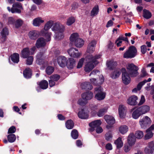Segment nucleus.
<instances>
[{
  "mask_svg": "<svg viewBox=\"0 0 154 154\" xmlns=\"http://www.w3.org/2000/svg\"><path fill=\"white\" fill-rule=\"evenodd\" d=\"M143 136V133L141 131H137L135 133V137L137 139L142 138Z\"/></svg>",
  "mask_w": 154,
  "mask_h": 154,
  "instance_id": "3c124183",
  "label": "nucleus"
},
{
  "mask_svg": "<svg viewBox=\"0 0 154 154\" xmlns=\"http://www.w3.org/2000/svg\"><path fill=\"white\" fill-rule=\"evenodd\" d=\"M104 119L106 122L109 125H113L115 122L114 118L112 116L106 115L104 116Z\"/></svg>",
  "mask_w": 154,
  "mask_h": 154,
  "instance_id": "5701e85b",
  "label": "nucleus"
},
{
  "mask_svg": "<svg viewBox=\"0 0 154 154\" xmlns=\"http://www.w3.org/2000/svg\"><path fill=\"white\" fill-rule=\"evenodd\" d=\"M146 132L147 133L145 136V140L149 139L152 137L153 134L152 131H149V132Z\"/></svg>",
  "mask_w": 154,
  "mask_h": 154,
  "instance_id": "bf43d9fd",
  "label": "nucleus"
},
{
  "mask_svg": "<svg viewBox=\"0 0 154 154\" xmlns=\"http://www.w3.org/2000/svg\"><path fill=\"white\" fill-rule=\"evenodd\" d=\"M75 21V18L73 17H71L69 18L67 20L66 24L68 26H70Z\"/></svg>",
  "mask_w": 154,
  "mask_h": 154,
  "instance_id": "49530a36",
  "label": "nucleus"
},
{
  "mask_svg": "<svg viewBox=\"0 0 154 154\" xmlns=\"http://www.w3.org/2000/svg\"><path fill=\"white\" fill-rule=\"evenodd\" d=\"M81 87L82 89L88 90H91L93 87L88 82H85L82 84Z\"/></svg>",
  "mask_w": 154,
  "mask_h": 154,
  "instance_id": "cd10ccee",
  "label": "nucleus"
},
{
  "mask_svg": "<svg viewBox=\"0 0 154 154\" xmlns=\"http://www.w3.org/2000/svg\"><path fill=\"white\" fill-rule=\"evenodd\" d=\"M149 107L147 106H144L137 109L135 110V119L149 111Z\"/></svg>",
  "mask_w": 154,
  "mask_h": 154,
  "instance_id": "423d86ee",
  "label": "nucleus"
},
{
  "mask_svg": "<svg viewBox=\"0 0 154 154\" xmlns=\"http://www.w3.org/2000/svg\"><path fill=\"white\" fill-rule=\"evenodd\" d=\"M87 103L86 101H84L82 99H80L78 101V103L80 106L85 105Z\"/></svg>",
  "mask_w": 154,
  "mask_h": 154,
  "instance_id": "680f3d73",
  "label": "nucleus"
},
{
  "mask_svg": "<svg viewBox=\"0 0 154 154\" xmlns=\"http://www.w3.org/2000/svg\"><path fill=\"white\" fill-rule=\"evenodd\" d=\"M74 126V123L71 120L67 121L66 123V127L68 129H72L73 127Z\"/></svg>",
  "mask_w": 154,
  "mask_h": 154,
  "instance_id": "e433bc0d",
  "label": "nucleus"
},
{
  "mask_svg": "<svg viewBox=\"0 0 154 154\" xmlns=\"http://www.w3.org/2000/svg\"><path fill=\"white\" fill-rule=\"evenodd\" d=\"M71 135L73 139H77L78 137V133L77 130L75 129L72 130L71 133Z\"/></svg>",
  "mask_w": 154,
  "mask_h": 154,
  "instance_id": "09e8293b",
  "label": "nucleus"
},
{
  "mask_svg": "<svg viewBox=\"0 0 154 154\" xmlns=\"http://www.w3.org/2000/svg\"><path fill=\"white\" fill-rule=\"evenodd\" d=\"M21 57L24 58H26L30 55V49L28 48H23L21 52Z\"/></svg>",
  "mask_w": 154,
  "mask_h": 154,
  "instance_id": "4be33fe9",
  "label": "nucleus"
},
{
  "mask_svg": "<svg viewBox=\"0 0 154 154\" xmlns=\"http://www.w3.org/2000/svg\"><path fill=\"white\" fill-rule=\"evenodd\" d=\"M116 64V62L112 61L107 62L106 63L107 67L110 69H112Z\"/></svg>",
  "mask_w": 154,
  "mask_h": 154,
  "instance_id": "c03bdc74",
  "label": "nucleus"
},
{
  "mask_svg": "<svg viewBox=\"0 0 154 154\" xmlns=\"http://www.w3.org/2000/svg\"><path fill=\"white\" fill-rule=\"evenodd\" d=\"M82 97L83 100L85 101L90 100L93 97V93L91 91H88L83 93Z\"/></svg>",
  "mask_w": 154,
  "mask_h": 154,
  "instance_id": "dca6fc26",
  "label": "nucleus"
},
{
  "mask_svg": "<svg viewBox=\"0 0 154 154\" xmlns=\"http://www.w3.org/2000/svg\"><path fill=\"white\" fill-rule=\"evenodd\" d=\"M112 134L111 132H109L106 134L105 139L108 141H110L112 139Z\"/></svg>",
  "mask_w": 154,
  "mask_h": 154,
  "instance_id": "864d4df0",
  "label": "nucleus"
},
{
  "mask_svg": "<svg viewBox=\"0 0 154 154\" xmlns=\"http://www.w3.org/2000/svg\"><path fill=\"white\" fill-rule=\"evenodd\" d=\"M36 48L35 46H33L30 49V55L34 54L35 52Z\"/></svg>",
  "mask_w": 154,
  "mask_h": 154,
  "instance_id": "338daca9",
  "label": "nucleus"
},
{
  "mask_svg": "<svg viewBox=\"0 0 154 154\" xmlns=\"http://www.w3.org/2000/svg\"><path fill=\"white\" fill-rule=\"evenodd\" d=\"M94 93L96 94L95 96V99L98 100H103L105 97V93L103 92L102 88L101 86L97 87L95 88Z\"/></svg>",
  "mask_w": 154,
  "mask_h": 154,
  "instance_id": "20e7f679",
  "label": "nucleus"
},
{
  "mask_svg": "<svg viewBox=\"0 0 154 154\" xmlns=\"http://www.w3.org/2000/svg\"><path fill=\"white\" fill-rule=\"evenodd\" d=\"M44 20L41 17H37L34 19L32 21V24L34 26L39 27L42 24L44 23Z\"/></svg>",
  "mask_w": 154,
  "mask_h": 154,
  "instance_id": "2eb2a0df",
  "label": "nucleus"
},
{
  "mask_svg": "<svg viewBox=\"0 0 154 154\" xmlns=\"http://www.w3.org/2000/svg\"><path fill=\"white\" fill-rule=\"evenodd\" d=\"M145 84V82L143 81L139 82L137 85L136 88H135V92L141 90L143 86Z\"/></svg>",
  "mask_w": 154,
  "mask_h": 154,
  "instance_id": "5fc2aeb1",
  "label": "nucleus"
},
{
  "mask_svg": "<svg viewBox=\"0 0 154 154\" xmlns=\"http://www.w3.org/2000/svg\"><path fill=\"white\" fill-rule=\"evenodd\" d=\"M152 121L150 118L147 116H145L141 119L139 122L142 128L145 129L149 126Z\"/></svg>",
  "mask_w": 154,
  "mask_h": 154,
  "instance_id": "6e6552de",
  "label": "nucleus"
},
{
  "mask_svg": "<svg viewBox=\"0 0 154 154\" xmlns=\"http://www.w3.org/2000/svg\"><path fill=\"white\" fill-rule=\"evenodd\" d=\"M120 74V71L119 70H116L111 73V77L113 79H116L119 77Z\"/></svg>",
  "mask_w": 154,
  "mask_h": 154,
  "instance_id": "c9c22d12",
  "label": "nucleus"
},
{
  "mask_svg": "<svg viewBox=\"0 0 154 154\" xmlns=\"http://www.w3.org/2000/svg\"><path fill=\"white\" fill-rule=\"evenodd\" d=\"M127 112L126 107L124 105H121L119 106V113L121 118H124Z\"/></svg>",
  "mask_w": 154,
  "mask_h": 154,
  "instance_id": "4468645a",
  "label": "nucleus"
},
{
  "mask_svg": "<svg viewBox=\"0 0 154 154\" xmlns=\"http://www.w3.org/2000/svg\"><path fill=\"white\" fill-rule=\"evenodd\" d=\"M26 64L28 65H31L33 60V58L32 56H29L27 57Z\"/></svg>",
  "mask_w": 154,
  "mask_h": 154,
  "instance_id": "6e6d98bb",
  "label": "nucleus"
},
{
  "mask_svg": "<svg viewBox=\"0 0 154 154\" xmlns=\"http://www.w3.org/2000/svg\"><path fill=\"white\" fill-rule=\"evenodd\" d=\"M11 59L14 63H17L19 61V55L18 54L14 53L11 56Z\"/></svg>",
  "mask_w": 154,
  "mask_h": 154,
  "instance_id": "7c9ffc66",
  "label": "nucleus"
},
{
  "mask_svg": "<svg viewBox=\"0 0 154 154\" xmlns=\"http://www.w3.org/2000/svg\"><path fill=\"white\" fill-rule=\"evenodd\" d=\"M66 62V58L64 56H60L57 58L58 63L60 66L61 67L65 66Z\"/></svg>",
  "mask_w": 154,
  "mask_h": 154,
  "instance_id": "6ab92c4d",
  "label": "nucleus"
},
{
  "mask_svg": "<svg viewBox=\"0 0 154 154\" xmlns=\"http://www.w3.org/2000/svg\"><path fill=\"white\" fill-rule=\"evenodd\" d=\"M67 52L70 56L74 58H78L82 54L81 53L79 52L78 49L74 48L68 49Z\"/></svg>",
  "mask_w": 154,
  "mask_h": 154,
  "instance_id": "9d476101",
  "label": "nucleus"
},
{
  "mask_svg": "<svg viewBox=\"0 0 154 154\" xmlns=\"http://www.w3.org/2000/svg\"><path fill=\"white\" fill-rule=\"evenodd\" d=\"M36 58V62L37 64L41 65L43 63L44 57L43 55V53L41 52L38 53L37 55Z\"/></svg>",
  "mask_w": 154,
  "mask_h": 154,
  "instance_id": "b1692460",
  "label": "nucleus"
},
{
  "mask_svg": "<svg viewBox=\"0 0 154 154\" xmlns=\"http://www.w3.org/2000/svg\"><path fill=\"white\" fill-rule=\"evenodd\" d=\"M23 23V20L21 19H18L14 21V24L16 28H18L22 25Z\"/></svg>",
  "mask_w": 154,
  "mask_h": 154,
  "instance_id": "79ce46f5",
  "label": "nucleus"
},
{
  "mask_svg": "<svg viewBox=\"0 0 154 154\" xmlns=\"http://www.w3.org/2000/svg\"><path fill=\"white\" fill-rule=\"evenodd\" d=\"M15 20L12 17H9L8 18V24H14Z\"/></svg>",
  "mask_w": 154,
  "mask_h": 154,
  "instance_id": "0e129e2a",
  "label": "nucleus"
},
{
  "mask_svg": "<svg viewBox=\"0 0 154 154\" xmlns=\"http://www.w3.org/2000/svg\"><path fill=\"white\" fill-rule=\"evenodd\" d=\"M40 87L43 89H45L47 88L48 86V82L45 80H43L37 83Z\"/></svg>",
  "mask_w": 154,
  "mask_h": 154,
  "instance_id": "c85d7f7f",
  "label": "nucleus"
},
{
  "mask_svg": "<svg viewBox=\"0 0 154 154\" xmlns=\"http://www.w3.org/2000/svg\"><path fill=\"white\" fill-rule=\"evenodd\" d=\"M128 127L125 125H122L119 128L120 132L123 134L126 133L128 132Z\"/></svg>",
  "mask_w": 154,
  "mask_h": 154,
  "instance_id": "f704fd0d",
  "label": "nucleus"
},
{
  "mask_svg": "<svg viewBox=\"0 0 154 154\" xmlns=\"http://www.w3.org/2000/svg\"><path fill=\"white\" fill-rule=\"evenodd\" d=\"M1 34L3 38H5L8 34L7 29L6 28H4L1 32Z\"/></svg>",
  "mask_w": 154,
  "mask_h": 154,
  "instance_id": "603ef678",
  "label": "nucleus"
},
{
  "mask_svg": "<svg viewBox=\"0 0 154 154\" xmlns=\"http://www.w3.org/2000/svg\"><path fill=\"white\" fill-rule=\"evenodd\" d=\"M50 78L54 82H56L60 79V76L59 75L55 74L51 76Z\"/></svg>",
  "mask_w": 154,
  "mask_h": 154,
  "instance_id": "4d7b16f0",
  "label": "nucleus"
},
{
  "mask_svg": "<svg viewBox=\"0 0 154 154\" xmlns=\"http://www.w3.org/2000/svg\"><path fill=\"white\" fill-rule=\"evenodd\" d=\"M137 99V97L135 96V105L137 104H138L139 105H141L145 102V101L144 97L143 95L141 96L140 100L138 103L136 101Z\"/></svg>",
  "mask_w": 154,
  "mask_h": 154,
  "instance_id": "ea45409f",
  "label": "nucleus"
},
{
  "mask_svg": "<svg viewBox=\"0 0 154 154\" xmlns=\"http://www.w3.org/2000/svg\"><path fill=\"white\" fill-rule=\"evenodd\" d=\"M23 9L21 4L20 2H16L14 3L11 9L9 7H7L8 11H11L12 13H20L21 12V10Z\"/></svg>",
  "mask_w": 154,
  "mask_h": 154,
  "instance_id": "39448f33",
  "label": "nucleus"
},
{
  "mask_svg": "<svg viewBox=\"0 0 154 154\" xmlns=\"http://www.w3.org/2000/svg\"><path fill=\"white\" fill-rule=\"evenodd\" d=\"M146 154H154V142L151 141L148 143L147 146L144 149Z\"/></svg>",
  "mask_w": 154,
  "mask_h": 154,
  "instance_id": "9b49d317",
  "label": "nucleus"
},
{
  "mask_svg": "<svg viewBox=\"0 0 154 154\" xmlns=\"http://www.w3.org/2000/svg\"><path fill=\"white\" fill-rule=\"evenodd\" d=\"M79 35L77 33H74L72 34L69 38L70 41L72 42H75L79 38Z\"/></svg>",
  "mask_w": 154,
  "mask_h": 154,
  "instance_id": "c756f323",
  "label": "nucleus"
},
{
  "mask_svg": "<svg viewBox=\"0 0 154 154\" xmlns=\"http://www.w3.org/2000/svg\"><path fill=\"white\" fill-rule=\"evenodd\" d=\"M23 74L24 77L26 78L29 79L31 77V70L29 68L26 69L23 71Z\"/></svg>",
  "mask_w": 154,
  "mask_h": 154,
  "instance_id": "473e14b6",
  "label": "nucleus"
},
{
  "mask_svg": "<svg viewBox=\"0 0 154 154\" xmlns=\"http://www.w3.org/2000/svg\"><path fill=\"white\" fill-rule=\"evenodd\" d=\"M38 32L35 30H32L29 31L28 34L29 38L32 40H35L38 37Z\"/></svg>",
  "mask_w": 154,
  "mask_h": 154,
  "instance_id": "f3484780",
  "label": "nucleus"
},
{
  "mask_svg": "<svg viewBox=\"0 0 154 154\" xmlns=\"http://www.w3.org/2000/svg\"><path fill=\"white\" fill-rule=\"evenodd\" d=\"M84 60L85 59L84 58H82L79 60L77 66V68H80L82 67Z\"/></svg>",
  "mask_w": 154,
  "mask_h": 154,
  "instance_id": "13d9d810",
  "label": "nucleus"
},
{
  "mask_svg": "<svg viewBox=\"0 0 154 154\" xmlns=\"http://www.w3.org/2000/svg\"><path fill=\"white\" fill-rule=\"evenodd\" d=\"M135 141V137L133 133H130L128 138V142L131 145L134 144Z\"/></svg>",
  "mask_w": 154,
  "mask_h": 154,
  "instance_id": "a878e982",
  "label": "nucleus"
},
{
  "mask_svg": "<svg viewBox=\"0 0 154 154\" xmlns=\"http://www.w3.org/2000/svg\"><path fill=\"white\" fill-rule=\"evenodd\" d=\"M132 145H131L130 144H128L125 145L124 147V150L126 152H128L131 149Z\"/></svg>",
  "mask_w": 154,
  "mask_h": 154,
  "instance_id": "052dcab7",
  "label": "nucleus"
},
{
  "mask_svg": "<svg viewBox=\"0 0 154 154\" xmlns=\"http://www.w3.org/2000/svg\"><path fill=\"white\" fill-rule=\"evenodd\" d=\"M45 41L44 38L41 37L38 38L36 41L35 46L37 48L44 46L45 45Z\"/></svg>",
  "mask_w": 154,
  "mask_h": 154,
  "instance_id": "412c9836",
  "label": "nucleus"
},
{
  "mask_svg": "<svg viewBox=\"0 0 154 154\" xmlns=\"http://www.w3.org/2000/svg\"><path fill=\"white\" fill-rule=\"evenodd\" d=\"M98 109V105H95L91 107V113L94 116L97 113L96 110Z\"/></svg>",
  "mask_w": 154,
  "mask_h": 154,
  "instance_id": "de8ad7c7",
  "label": "nucleus"
},
{
  "mask_svg": "<svg viewBox=\"0 0 154 154\" xmlns=\"http://www.w3.org/2000/svg\"><path fill=\"white\" fill-rule=\"evenodd\" d=\"M100 75V72L97 70H94L92 71L90 75V76L92 77H96Z\"/></svg>",
  "mask_w": 154,
  "mask_h": 154,
  "instance_id": "a18cd8bd",
  "label": "nucleus"
},
{
  "mask_svg": "<svg viewBox=\"0 0 154 154\" xmlns=\"http://www.w3.org/2000/svg\"><path fill=\"white\" fill-rule=\"evenodd\" d=\"M75 65V61L72 58H69L67 61L66 65L67 67L69 69L73 68Z\"/></svg>",
  "mask_w": 154,
  "mask_h": 154,
  "instance_id": "393cba45",
  "label": "nucleus"
},
{
  "mask_svg": "<svg viewBox=\"0 0 154 154\" xmlns=\"http://www.w3.org/2000/svg\"><path fill=\"white\" fill-rule=\"evenodd\" d=\"M99 8L98 6H95L92 9L91 12V16L93 17L96 16L98 14Z\"/></svg>",
  "mask_w": 154,
  "mask_h": 154,
  "instance_id": "72a5a7b5",
  "label": "nucleus"
},
{
  "mask_svg": "<svg viewBox=\"0 0 154 154\" xmlns=\"http://www.w3.org/2000/svg\"><path fill=\"white\" fill-rule=\"evenodd\" d=\"M127 70L131 77H134L135 74V65L132 63H128L126 66Z\"/></svg>",
  "mask_w": 154,
  "mask_h": 154,
  "instance_id": "ddd939ff",
  "label": "nucleus"
},
{
  "mask_svg": "<svg viewBox=\"0 0 154 154\" xmlns=\"http://www.w3.org/2000/svg\"><path fill=\"white\" fill-rule=\"evenodd\" d=\"M101 122L100 120H97L93 121L89 124V125L91 127L90 131L92 132L95 128L100 126L101 124Z\"/></svg>",
  "mask_w": 154,
  "mask_h": 154,
  "instance_id": "f8f14e48",
  "label": "nucleus"
},
{
  "mask_svg": "<svg viewBox=\"0 0 154 154\" xmlns=\"http://www.w3.org/2000/svg\"><path fill=\"white\" fill-rule=\"evenodd\" d=\"M100 76L99 77V81L98 80V79H97L98 82V85H100L104 81V79L103 78V76L101 75L100 74L99 75Z\"/></svg>",
  "mask_w": 154,
  "mask_h": 154,
  "instance_id": "69168bd1",
  "label": "nucleus"
},
{
  "mask_svg": "<svg viewBox=\"0 0 154 154\" xmlns=\"http://www.w3.org/2000/svg\"><path fill=\"white\" fill-rule=\"evenodd\" d=\"M114 144L116 146L117 149L122 147L123 145V143L122 140V138L120 137H118L114 141Z\"/></svg>",
  "mask_w": 154,
  "mask_h": 154,
  "instance_id": "bb28decb",
  "label": "nucleus"
},
{
  "mask_svg": "<svg viewBox=\"0 0 154 154\" xmlns=\"http://www.w3.org/2000/svg\"><path fill=\"white\" fill-rule=\"evenodd\" d=\"M16 129L15 127L12 126L8 129V133H13L16 131Z\"/></svg>",
  "mask_w": 154,
  "mask_h": 154,
  "instance_id": "e2e57ef3",
  "label": "nucleus"
},
{
  "mask_svg": "<svg viewBox=\"0 0 154 154\" xmlns=\"http://www.w3.org/2000/svg\"><path fill=\"white\" fill-rule=\"evenodd\" d=\"M96 44L95 41H92L88 45L87 52L89 53H93L94 51V47Z\"/></svg>",
  "mask_w": 154,
  "mask_h": 154,
  "instance_id": "aec40b11",
  "label": "nucleus"
},
{
  "mask_svg": "<svg viewBox=\"0 0 154 154\" xmlns=\"http://www.w3.org/2000/svg\"><path fill=\"white\" fill-rule=\"evenodd\" d=\"M84 41L82 39L79 38L75 42V46L77 48L82 47L84 44Z\"/></svg>",
  "mask_w": 154,
  "mask_h": 154,
  "instance_id": "2f4dec72",
  "label": "nucleus"
},
{
  "mask_svg": "<svg viewBox=\"0 0 154 154\" xmlns=\"http://www.w3.org/2000/svg\"><path fill=\"white\" fill-rule=\"evenodd\" d=\"M127 103L130 105H135V96H131L129 97L127 100Z\"/></svg>",
  "mask_w": 154,
  "mask_h": 154,
  "instance_id": "58836bf2",
  "label": "nucleus"
},
{
  "mask_svg": "<svg viewBox=\"0 0 154 154\" xmlns=\"http://www.w3.org/2000/svg\"><path fill=\"white\" fill-rule=\"evenodd\" d=\"M51 30L55 33V37L56 40H61L63 38V32L65 30V27L63 25L59 23H55L51 28Z\"/></svg>",
  "mask_w": 154,
  "mask_h": 154,
  "instance_id": "f03ea898",
  "label": "nucleus"
},
{
  "mask_svg": "<svg viewBox=\"0 0 154 154\" xmlns=\"http://www.w3.org/2000/svg\"><path fill=\"white\" fill-rule=\"evenodd\" d=\"M101 55L99 54L94 57L92 55H89L86 57V60L88 63L85 67V70L86 72H90L94 67L95 66L98 64V62L97 59L100 58Z\"/></svg>",
  "mask_w": 154,
  "mask_h": 154,
  "instance_id": "f257e3e1",
  "label": "nucleus"
},
{
  "mask_svg": "<svg viewBox=\"0 0 154 154\" xmlns=\"http://www.w3.org/2000/svg\"><path fill=\"white\" fill-rule=\"evenodd\" d=\"M122 80L123 82L126 85L128 84L130 82L131 79L125 68L122 69Z\"/></svg>",
  "mask_w": 154,
  "mask_h": 154,
  "instance_id": "1a4fd4ad",
  "label": "nucleus"
},
{
  "mask_svg": "<svg viewBox=\"0 0 154 154\" xmlns=\"http://www.w3.org/2000/svg\"><path fill=\"white\" fill-rule=\"evenodd\" d=\"M107 109L104 107L100 109L97 112V115L99 117H101L103 116L104 113L107 111Z\"/></svg>",
  "mask_w": 154,
  "mask_h": 154,
  "instance_id": "4c0bfd02",
  "label": "nucleus"
},
{
  "mask_svg": "<svg viewBox=\"0 0 154 154\" xmlns=\"http://www.w3.org/2000/svg\"><path fill=\"white\" fill-rule=\"evenodd\" d=\"M143 12V17L145 18L149 19L151 17V14L148 10L146 9L144 10Z\"/></svg>",
  "mask_w": 154,
  "mask_h": 154,
  "instance_id": "37998d69",
  "label": "nucleus"
},
{
  "mask_svg": "<svg viewBox=\"0 0 154 154\" xmlns=\"http://www.w3.org/2000/svg\"><path fill=\"white\" fill-rule=\"evenodd\" d=\"M8 141L10 143L14 142L16 140V136L14 134H11L8 135L7 137Z\"/></svg>",
  "mask_w": 154,
  "mask_h": 154,
  "instance_id": "a19ab883",
  "label": "nucleus"
},
{
  "mask_svg": "<svg viewBox=\"0 0 154 154\" xmlns=\"http://www.w3.org/2000/svg\"><path fill=\"white\" fill-rule=\"evenodd\" d=\"M88 111L85 109H82L78 113L79 117L81 119H86L88 118Z\"/></svg>",
  "mask_w": 154,
  "mask_h": 154,
  "instance_id": "a211bd4d",
  "label": "nucleus"
},
{
  "mask_svg": "<svg viewBox=\"0 0 154 154\" xmlns=\"http://www.w3.org/2000/svg\"><path fill=\"white\" fill-rule=\"evenodd\" d=\"M54 23V22L52 20L48 21L45 24L43 29L40 31V33L46 38L47 41H49L51 40L52 34L51 32L48 31Z\"/></svg>",
  "mask_w": 154,
  "mask_h": 154,
  "instance_id": "7ed1b4c3",
  "label": "nucleus"
},
{
  "mask_svg": "<svg viewBox=\"0 0 154 154\" xmlns=\"http://www.w3.org/2000/svg\"><path fill=\"white\" fill-rule=\"evenodd\" d=\"M135 56V47L133 46H130L126 51L123 54V57L125 58H131Z\"/></svg>",
  "mask_w": 154,
  "mask_h": 154,
  "instance_id": "0eeeda50",
  "label": "nucleus"
},
{
  "mask_svg": "<svg viewBox=\"0 0 154 154\" xmlns=\"http://www.w3.org/2000/svg\"><path fill=\"white\" fill-rule=\"evenodd\" d=\"M141 51L142 54H144L146 52V45H143L141 47Z\"/></svg>",
  "mask_w": 154,
  "mask_h": 154,
  "instance_id": "774afa93",
  "label": "nucleus"
},
{
  "mask_svg": "<svg viewBox=\"0 0 154 154\" xmlns=\"http://www.w3.org/2000/svg\"><path fill=\"white\" fill-rule=\"evenodd\" d=\"M54 71V68L51 66H48L46 69V73L49 75H51Z\"/></svg>",
  "mask_w": 154,
  "mask_h": 154,
  "instance_id": "8fccbe9b",
  "label": "nucleus"
}]
</instances>
